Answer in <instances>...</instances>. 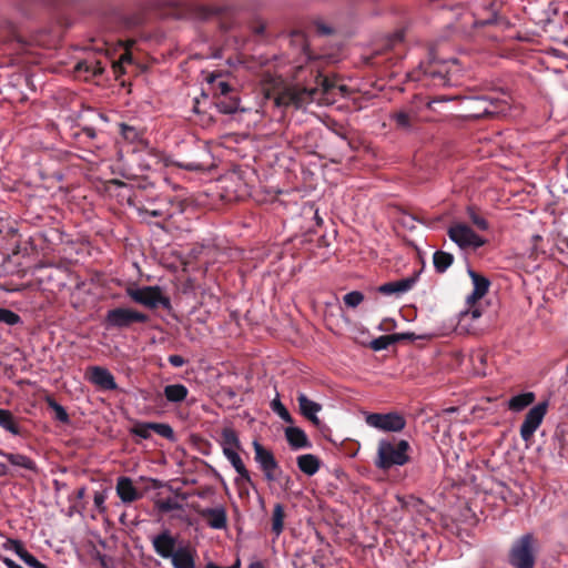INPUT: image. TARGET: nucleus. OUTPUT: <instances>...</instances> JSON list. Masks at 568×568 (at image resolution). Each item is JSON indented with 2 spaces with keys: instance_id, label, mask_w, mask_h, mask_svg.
<instances>
[{
  "instance_id": "f257e3e1",
  "label": "nucleus",
  "mask_w": 568,
  "mask_h": 568,
  "mask_svg": "<svg viewBox=\"0 0 568 568\" xmlns=\"http://www.w3.org/2000/svg\"><path fill=\"white\" fill-rule=\"evenodd\" d=\"M317 85L313 88L291 87L285 89L275 98V104L280 108L290 105L296 109L304 108L311 102L320 105H328L335 102L336 91L342 95L346 92L345 85H337L333 80L322 77L316 78Z\"/></svg>"
},
{
  "instance_id": "f03ea898",
  "label": "nucleus",
  "mask_w": 568,
  "mask_h": 568,
  "mask_svg": "<svg viewBox=\"0 0 568 568\" xmlns=\"http://www.w3.org/2000/svg\"><path fill=\"white\" fill-rule=\"evenodd\" d=\"M410 446L405 439L396 443L387 439L378 442L375 465L379 469H389L393 466H403L409 462L408 450Z\"/></svg>"
},
{
  "instance_id": "7ed1b4c3",
  "label": "nucleus",
  "mask_w": 568,
  "mask_h": 568,
  "mask_svg": "<svg viewBox=\"0 0 568 568\" xmlns=\"http://www.w3.org/2000/svg\"><path fill=\"white\" fill-rule=\"evenodd\" d=\"M138 213L143 219L155 217L168 221L184 211L181 200L164 196L155 200H148L143 205L138 206Z\"/></svg>"
},
{
  "instance_id": "20e7f679",
  "label": "nucleus",
  "mask_w": 568,
  "mask_h": 568,
  "mask_svg": "<svg viewBox=\"0 0 568 568\" xmlns=\"http://www.w3.org/2000/svg\"><path fill=\"white\" fill-rule=\"evenodd\" d=\"M466 109L471 118L499 116L507 114L508 102L493 95L471 97L466 100Z\"/></svg>"
},
{
  "instance_id": "39448f33",
  "label": "nucleus",
  "mask_w": 568,
  "mask_h": 568,
  "mask_svg": "<svg viewBox=\"0 0 568 568\" xmlns=\"http://www.w3.org/2000/svg\"><path fill=\"white\" fill-rule=\"evenodd\" d=\"M535 552L536 540L534 535L525 534L513 544L508 555L509 564L514 568H534Z\"/></svg>"
},
{
  "instance_id": "423d86ee",
  "label": "nucleus",
  "mask_w": 568,
  "mask_h": 568,
  "mask_svg": "<svg viewBox=\"0 0 568 568\" xmlns=\"http://www.w3.org/2000/svg\"><path fill=\"white\" fill-rule=\"evenodd\" d=\"M126 295L138 304L148 308H156L162 306L169 308L171 306L170 298L162 294L159 286H130L125 290Z\"/></svg>"
},
{
  "instance_id": "0eeeda50",
  "label": "nucleus",
  "mask_w": 568,
  "mask_h": 568,
  "mask_svg": "<svg viewBox=\"0 0 568 568\" xmlns=\"http://www.w3.org/2000/svg\"><path fill=\"white\" fill-rule=\"evenodd\" d=\"M148 321L149 316L146 314L128 307L109 310L104 318L108 328L118 329L129 328L134 323H146Z\"/></svg>"
},
{
  "instance_id": "6e6552de",
  "label": "nucleus",
  "mask_w": 568,
  "mask_h": 568,
  "mask_svg": "<svg viewBox=\"0 0 568 568\" xmlns=\"http://www.w3.org/2000/svg\"><path fill=\"white\" fill-rule=\"evenodd\" d=\"M365 422L368 426L387 433H399L406 427L405 417L397 412L371 413L365 416Z\"/></svg>"
},
{
  "instance_id": "1a4fd4ad",
  "label": "nucleus",
  "mask_w": 568,
  "mask_h": 568,
  "mask_svg": "<svg viewBox=\"0 0 568 568\" xmlns=\"http://www.w3.org/2000/svg\"><path fill=\"white\" fill-rule=\"evenodd\" d=\"M449 239L462 250H476L485 244V240L465 223H454L447 231Z\"/></svg>"
},
{
  "instance_id": "9d476101",
  "label": "nucleus",
  "mask_w": 568,
  "mask_h": 568,
  "mask_svg": "<svg viewBox=\"0 0 568 568\" xmlns=\"http://www.w3.org/2000/svg\"><path fill=\"white\" fill-rule=\"evenodd\" d=\"M548 408V402H541L531 407L525 416L523 424L520 425V436L523 440L529 442L535 432L541 425Z\"/></svg>"
},
{
  "instance_id": "9b49d317",
  "label": "nucleus",
  "mask_w": 568,
  "mask_h": 568,
  "mask_svg": "<svg viewBox=\"0 0 568 568\" xmlns=\"http://www.w3.org/2000/svg\"><path fill=\"white\" fill-rule=\"evenodd\" d=\"M151 544L155 554L163 559H170L180 546L178 538L173 536L169 529H164L160 534L152 536Z\"/></svg>"
},
{
  "instance_id": "f8f14e48",
  "label": "nucleus",
  "mask_w": 568,
  "mask_h": 568,
  "mask_svg": "<svg viewBox=\"0 0 568 568\" xmlns=\"http://www.w3.org/2000/svg\"><path fill=\"white\" fill-rule=\"evenodd\" d=\"M426 80L433 85L445 87L450 83L448 62L429 61L423 67Z\"/></svg>"
},
{
  "instance_id": "ddd939ff",
  "label": "nucleus",
  "mask_w": 568,
  "mask_h": 568,
  "mask_svg": "<svg viewBox=\"0 0 568 568\" xmlns=\"http://www.w3.org/2000/svg\"><path fill=\"white\" fill-rule=\"evenodd\" d=\"M255 460L262 468L265 478L268 481L275 480L274 471L277 469L278 465L275 460L273 454L265 449L258 442L253 443Z\"/></svg>"
},
{
  "instance_id": "4468645a",
  "label": "nucleus",
  "mask_w": 568,
  "mask_h": 568,
  "mask_svg": "<svg viewBox=\"0 0 568 568\" xmlns=\"http://www.w3.org/2000/svg\"><path fill=\"white\" fill-rule=\"evenodd\" d=\"M418 275H412L398 281L387 282L377 287V291L386 296L394 295L396 297L409 292L417 283Z\"/></svg>"
},
{
  "instance_id": "2eb2a0df",
  "label": "nucleus",
  "mask_w": 568,
  "mask_h": 568,
  "mask_svg": "<svg viewBox=\"0 0 568 568\" xmlns=\"http://www.w3.org/2000/svg\"><path fill=\"white\" fill-rule=\"evenodd\" d=\"M89 381L103 390H114L118 388L114 376L109 369L101 366L89 368Z\"/></svg>"
},
{
  "instance_id": "dca6fc26",
  "label": "nucleus",
  "mask_w": 568,
  "mask_h": 568,
  "mask_svg": "<svg viewBox=\"0 0 568 568\" xmlns=\"http://www.w3.org/2000/svg\"><path fill=\"white\" fill-rule=\"evenodd\" d=\"M199 515L206 520L207 526L212 529L221 530L227 526L226 509L222 505L200 509Z\"/></svg>"
},
{
  "instance_id": "f3484780",
  "label": "nucleus",
  "mask_w": 568,
  "mask_h": 568,
  "mask_svg": "<svg viewBox=\"0 0 568 568\" xmlns=\"http://www.w3.org/2000/svg\"><path fill=\"white\" fill-rule=\"evenodd\" d=\"M196 550L190 545H180L170 558L173 568H196Z\"/></svg>"
},
{
  "instance_id": "a211bd4d",
  "label": "nucleus",
  "mask_w": 568,
  "mask_h": 568,
  "mask_svg": "<svg viewBox=\"0 0 568 568\" xmlns=\"http://www.w3.org/2000/svg\"><path fill=\"white\" fill-rule=\"evenodd\" d=\"M296 400L298 403L301 414L317 426L320 424L317 413L322 410V405L310 399L304 393H298Z\"/></svg>"
},
{
  "instance_id": "6ab92c4d",
  "label": "nucleus",
  "mask_w": 568,
  "mask_h": 568,
  "mask_svg": "<svg viewBox=\"0 0 568 568\" xmlns=\"http://www.w3.org/2000/svg\"><path fill=\"white\" fill-rule=\"evenodd\" d=\"M468 275L471 278L474 290H473L471 294L467 297V302L474 303L477 300H480L481 297H484L486 295V293L488 292L490 282L488 281V278H486L483 275L477 274L471 268H468Z\"/></svg>"
},
{
  "instance_id": "aec40b11",
  "label": "nucleus",
  "mask_w": 568,
  "mask_h": 568,
  "mask_svg": "<svg viewBox=\"0 0 568 568\" xmlns=\"http://www.w3.org/2000/svg\"><path fill=\"white\" fill-rule=\"evenodd\" d=\"M116 494L123 503H132L140 494L129 477H120L116 483Z\"/></svg>"
},
{
  "instance_id": "412c9836",
  "label": "nucleus",
  "mask_w": 568,
  "mask_h": 568,
  "mask_svg": "<svg viewBox=\"0 0 568 568\" xmlns=\"http://www.w3.org/2000/svg\"><path fill=\"white\" fill-rule=\"evenodd\" d=\"M239 449L224 452V456L226 459L231 463V465L234 467L235 471L239 474V478L236 479V483L240 484V481H245L247 484H252L251 476L248 470L246 469L244 463L242 462L241 456L237 453Z\"/></svg>"
},
{
  "instance_id": "4be33fe9",
  "label": "nucleus",
  "mask_w": 568,
  "mask_h": 568,
  "mask_svg": "<svg viewBox=\"0 0 568 568\" xmlns=\"http://www.w3.org/2000/svg\"><path fill=\"white\" fill-rule=\"evenodd\" d=\"M285 437L294 449L310 447V442L305 432L298 427H287L285 429Z\"/></svg>"
},
{
  "instance_id": "5701e85b",
  "label": "nucleus",
  "mask_w": 568,
  "mask_h": 568,
  "mask_svg": "<svg viewBox=\"0 0 568 568\" xmlns=\"http://www.w3.org/2000/svg\"><path fill=\"white\" fill-rule=\"evenodd\" d=\"M0 456L6 457L8 462L16 467H20L32 473H38V466L36 462L26 455L2 452Z\"/></svg>"
},
{
  "instance_id": "b1692460",
  "label": "nucleus",
  "mask_w": 568,
  "mask_h": 568,
  "mask_svg": "<svg viewBox=\"0 0 568 568\" xmlns=\"http://www.w3.org/2000/svg\"><path fill=\"white\" fill-rule=\"evenodd\" d=\"M535 398L536 396L532 392L515 395L507 403L508 409L515 413H519L531 405L535 402Z\"/></svg>"
},
{
  "instance_id": "393cba45",
  "label": "nucleus",
  "mask_w": 568,
  "mask_h": 568,
  "mask_svg": "<svg viewBox=\"0 0 568 568\" xmlns=\"http://www.w3.org/2000/svg\"><path fill=\"white\" fill-rule=\"evenodd\" d=\"M321 462L313 454H304L297 457V466L307 476L315 475L320 469Z\"/></svg>"
},
{
  "instance_id": "a878e982",
  "label": "nucleus",
  "mask_w": 568,
  "mask_h": 568,
  "mask_svg": "<svg viewBox=\"0 0 568 568\" xmlns=\"http://www.w3.org/2000/svg\"><path fill=\"white\" fill-rule=\"evenodd\" d=\"M220 445L223 453L241 448L239 436L232 427L222 429Z\"/></svg>"
},
{
  "instance_id": "bb28decb",
  "label": "nucleus",
  "mask_w": 568,
  "mask_h": 568,
  "mask_svg": "<svg viewBox=\"0 0 568 568\" xmlns=\"http://www.w3.org/2000/svg\"><path fill=\"white\" fill-rule=\"evenodd\" d=\"M187 393V388L182 384H172L164 387L165 398L171 403L183 402Z\"/></svg>"
},
{
  "instance_id": "cd10ccee",
  "label": "nucleus",
  "mask_w": 568,
  "mask_h": 568,
  "mask_svg": "<svg viewBox=\"0 0 568 568\" xmlns=\"http://www.w3.org/2000/svg\"><path fill=\"white\" fill-rule=\"evenodd\" d=\"M0 427L12 435H19L20 428L12 413L8 409L0 408Z\"/></svg>"
},
{
  "instance_id": "c85d7f7f",
  "label": "nucleus",
  "mask_w": 568,
  "mask_h": 568,
  "mask_svg": "<svg viewBox=\"0 0 568 568\" xmlns=\"http://www.w3.org/2000/svg\"><path fill=\"white\" fill-rule=\"evenodd\" d=\"M453 254L444 251H436L433 255V264L438 273H444L453 264Z\"/></svg>"
},
{
  "instance_id": "c756f323",
  "label": "nucleus",
  "mask_w": 568,
  "mask_h": 568,
  "mask_svg": "<svg viewBox=\"0 0 568 568\" xmlns=\"http://www.w3.org/2000/svg\"><path fill=\"white\" fill-rule=\"evenodd\" d=\"M284 507L282 504H275L273 508V516H272V531L276 537H278L284 528Z\"/></svg>"
},
{
  "instance_id": "7c9ffc66",
  "label": "nucleus",
  "mask_w": 568,
  "mask_h": 568,
  "mask_svg": "<svg viewBox=\"0 0 568 568\" xmlns=\"http://www.w3.org/2000/svg\"><path fill=\"white\" fill-rule=\"evenodd\" d=\"M240 100L237 98H222L216 102V108L221 113L232 114L239 110Z\"/></svg>"
},
{
  "instance_id": "2f4dec72",
  "label": "nucleus",
  "mask_w": 568,
  "mask_h": 568,
  "mask_svg": "<svg viewBox=\"0 0 568 568\" xmlns=\"http://www.w3.org/2000/svg\"><path fill=\"white\" fill-rule=\"evenodd\" d=\"M120 133L124 140L130 143H134L142 138V131L133 125H129L125 123H120Z\"/></svg>"
},
{
  "instance_id": "473e14b6",
  "label": "nucleus",
  "mask_w": 568,
  "mask_h": 568,
  "mask_svg": "<svg viewBox=\"0 0 568 568\" xmlns=\"http://www.w3.org/2000/svg\"><path fill=\"white\" fill-rule=\"evenodd\" d=\"M49 407L54 412V418L63 424H68L70 422L69 415L65 408L57 403L54 399H48Z\"/></svg>"
},
{
  "instance_id": "72a5a7b5",
  "label": "nucleus",
  "mask_w": 568,
  "mask_h": 568,
  "mask_svg": "<svg viewBox=\"0 0 568 568\" xmlns=\"http://www.w3.org/2000/svg\"><path fill=\"white\" fill-rule=\"evenodd\" d=\"M0 323L13 326L21 323V317L11 310L0 308Z\"/></svg>"
},
{
  "instance_id": "f704fd0d",
  "label": "nucleus",
  "mask_w": 568,
  "mask_h": 568,
  "mask_svg": "<svg viewBox=\"0 0 568 568\" xmlns=\"http://www.w3.org/2000/svg\"><path fill=\"white\" fill-rule=\"evenodd\" d=\"M397 338L394 335L379 336L371 342V347L376 351L386 349Z\"/></svg>"
},
{
  "instance_id": "c9c22d12",
  "label": "nucleus",
  "mask_w": 568,
  "mask_h": 568,
  "mask_svg": "<svg viewBox=\"0 0 568 568\" xmlns=\"http://www.w3.org/2000/svg\"><path fill=\"white\" fill-rule=\"evenodd\" d=\"M271 407L285 423L293 422L291 414L278 398L272 400Z\"/></svg>"
},
{
  "instance_id": "e433bc0d",
  "label": "nucleus",
  "mask_w": 568,
  "mask_h": 568,
  "mask_svg": "<svg viewBox=\"0 0 568 568\" xmlns=\"http://www.w3.org/2000/svg\"><path fill=\"white\" fill-rule=\"evenodd\" d=\"M343 301L346 306L355 308L364 301V295L358 291H353L345 294Z\"/></svg>"
},
{
  "instance_id": "4c0bfd02",
  "label": "nucleus",
  "mask_w": 568,
  "mask_h": 568,
  "mask_svg": "<svg viewBox=\"0 0 568 568\" xmlns=\"http://www.w3.org/2000/svg\"><path fill=\"white\" fill-rule=\"evenodd\" d=\"M467 213H468V217L469 220L473 222V224L479 229L480 231H486L488 230V222L486 221V219H484L483 216H480L479 214L476 213V211L473 209V207H468L467 209Z\"/></svg>"
},
{
  "instance_id": "58836bf2",
  "label": "nucleus",
  "mask_w": 568,
  "mask_h": 568,
  "mask_svg": "<svg viewBox=\"0 0 568 568\" xmlns=\"http://www.w3.org/2000/svg\"><path fill=\"white\" fill-rule=\"evenodd\" d=\"M18 556L30 568H47L44 564L40 562L26 548Z\"/></svg>"
},
{
  "instance_id": "ea45409f",
  "label": "nucleus",
  "mask_w": 568,
  "mask_h": 568,
  "mask_svg": "<svg viewBox=\"0 0 568 568\" xmlns=\"http://www.w3.org/2000/svg\"><path fill=\"white\" fill-rule=\"evenodd\" d=\"M151 432H153L152 423H140L135 425L132 429V433L143 439H148L151 437Z\"/></svg>"
},
{
  "instance_id": "a19ab883",
  "label": "nucleus",
  "mask_w": 568,
  "mask_h": 568,
  "mask_svg": "<svg viewBox=\"0 0 568 568\" xmlns=\"http://www.w3.org/2000/svg\"><path fill=\"white\" fill-rule=\"evenodd\" d=\"M152 427H153V432H155L160 436L168 438V439H173L174 432L169 424L152 423Z\"/></svg>"
},
{
  "instance_id": "79ce46f5",
  "label": "nucleus",
  "mask_w": 568,
  "mask_h": 568,
  "mask_svg": "<svg viewBox=\"0 0 568 568\" xmlns=\"http://www.w3.org/2000/svg\"><path fill=\"white\" fill-rule=\"evenodd\" d=\"M396 124L404 129L410 128L412 118L407 112L399 111L393 115Z\"/></svg>"
},
{
  "instance_id": "37998d69",
  "label": "nucleus",
  "mask_w": 568,
  "mask_h": 568,
  "mask_svg": "<svg viewBox=\"0 0 568 568\" xmlns=\"http://www.w3.org/2000/svg\"><path fill=\"white\" fill-rule=\"evenodd\" d=\"M180 508H181V505L173 498H168V499L161 500L159 503V509L161 511L169 513V511H173V510H176Z\"/></svg>"
},
{
  "instance_id": "c03bdc74",
  "label": "nucleus",
  "mask_w": 568,
  "mask_h": 568,
  "mask_svg": "<svg viewBox=\"0 0 568 568\" xmlns=\"http://www.w3.org/2000/svg\"><path fill=\"white\" fill-rule=\"evenodd\" d=\"M3 548L19 555L24 549V546L18 539H7L3 544Z\"/></svg>"
},
{
  "instance_id": "a18cd8bd",
  "label": "nucleus",
  "mask_w": 568,
  "mask_h": 568,
  "mask_svg": "<svg viewBox=\"0 0 568 568\" xmlns=\"http://www.w3.org/2000/svg\"><path fill=\"white\" fill-rule=\"evenodd\" d=\"M105 498H106V496L102 491H97L94 494L93 503H94L95 508L99 510V513H104L106 509L104 506Z\"/></svg>"
},
{
  "instance_id": "49530a36",
  "label": "nucleus",
  "mask_w": 568,
  "mask_h": 568,
  "mask_svg": "<svg viewBox=\"0 0 568 568\" xmlns=\"http://www.w3.org/2000/svg\"><path fill=\"white\" fill-rule=\"evenodd\" d=\"M169 363L174 367H182L185 364V359L181 355H170L168 358Z\"/></svg>"
},
{
  "instance_id": "de8ad7c7",
  "label": "nucleus",
  "mask_w": 568,
  "mask_h": 568,
  "mask_svg": "<svg viewBox=\"0 0 568 568\" xmlns=\"http://www.w3.org/2000/svg\"><path fill=\"white\" fill-rule=\"evenodd\" d=\"M217 89L220 90V93L226 98V94L231 91V87L229 83L221 81L217 83Z\"/></svg>"
},
{
  "instance_id": "09e8293b",
  "label": "nucleus",
  "mask_w": 568,
  "mask_h": 568,
  "mask_svg": "<svg viewBox=\"0 0 568 568\" xmlns=\"http://www.w3.org/2000/svg\"><path fill=\"white\" fill-rule=\"evenodd\" d=\"M2 562L6 565L7 568H23L20 565H18L14 560L8 557L2 558Z\"/></svg>"
},
{
  "instance_id": "8fccbe9b",
  "label": "nucleus",
  "mask_w": 568,
  "mask_h": 568,
  "mask_svg": "<svg viewBox=\"0 0 568 568\" xmlns=\"http://www.w3.org/2000/svg\"><path fill=\"white\" fill-rule=\"evenodd\" d=\"M82 131L90 139H94L97 135L95 130L91 126H84Z\"/></svg>"
},
{
  "instance_id": "3c124183",
  "label": "nucleus",
  "mask_w": 568,
  "mask_h": 568,
  "mask_svg": "<svg viewBox=\"0 0 568 568\" xmlns=\"http://www.w3.org/2000/svg\"><path fill=\"white\" fill-rule=\"evenodd\" d=\"M77 498L82 499L85 496V487H80L75 493Z\"/></svg>"
},
{
  "instance_id": "603ef678",
  "label": "nucleus",
  "mask_w": 568,
  "mask_h": 568,
  "mask_svg": "<svg viewBox=\"0 0 568 568\" xmlns=\"http://www.w3.org/2000/svg\"><path fill=\"white\" fill-rule=\"evenodd\" d=\"M440 101H446V99H440ZM439 102V100H429L426 102L427 108H432L434 103Z\"/></svg>"
},
{
  "instance_id": "864d4df0",
  "label": "nucleus",
  "mask_w": 568,
  "mask_h": 568,
  "mask_svg": "<svg viewBox=\"0 0 568 568\" xmlns=\"http://www.w3.org/2000/svg\"><path fill=\"white\" fill-rule=\"evenodd\" d=\"M248 568H263V565L260 561H254Z\"/></svg>"
},
{
  "instance_id": "5fc2aeb1",
  "label": "nucleus",
  "mask_w": 568,
  "mask_h": 568,
  "mask_svg": "<svg viewBox=\"0 0 568 568\" xmlns=\"http://www.w3.org/2000/svg\"><path fill=\"white\" fill-rule=\"evenodd\" d=\"M120 60H121V62H125V61H128V62H129V61L131 60V58H130V55H129L128 53H125V54H123V55L121 57V59H120Z\"/></svg>"
},
{
  "instance_id": "6e6d98bb",
  "label": "nucleus",
  "mask_w": 568,
  "mask_h": 568,
  "mask_svg": "<svg viewBox=\"0 0 568 568\" xmlns=\"http://www.w3.org/2000/svg\"><path fill=\"white\" fill-rule=\"evenodd\" d=\"M239 567H240V560L237 559L236 562L229 568H239Z\"/></svg>"
},
{
  "instance_id": "4d7b16f0",
  "label": "nucleus",
  "mask_w": 568,
  "mask_h": 568,
  "mask_svg": "<svg viewBox=\"0 0 568 568\" xmlns=\"http://www.w3.org/2000/svg\"><path fill=\"white\" fill-rule=\"evenodd\" d=\"M322 31H323L324 33H326V34L331 32V30H329L328 28H325V27H323V28H322Z\"/></svg>"
},
{
  "instance_id": "13d9d810",
  "label": "nucleus",
  "mask_w": 568,
  "mask_h": 568,
  "mask_svg": "<svg viewBox=\"0 0 568 568\" xmlns=\"http://www.w3.org/2000/svg\"><path fill=\"white\" fill-rule=\"evenodd\" d=\"M0 467H1V473L0 474H4L6 473V466L3 464H0Z\"/></svg>"
},
{
  "instance_id": "bf43d9fd",
  "label": "nucleus",
  "mask_w": 568,
  "mask_h": 568,
  "mask_svg": "<svg viewBox=\"0 0 568 568\" xmlns=\"http://www.w3.org/2000/svg\"><path fill=\"white\" fill-rule=\"evenodd\" d=\"M479 315H480V314H479V312H478V311H474V312H473V317H475V318H476V317H478Z\"/></svg>"
},
{
  "instance_id": "052dcab7",
  "label": "nucleus",
  "mask_w": 568,
  "mask_h": 568,
  "mask_svg": "<svg viewBox=\"0 0 568 568\" xmlns=\"http://www.w3.org/2000/svg\"><path fill=\"white\" fill-rule=\"evenodd\" d=\"M0 454H2V450L0 449Z\"/></svg>"
}]
</instances>
